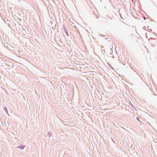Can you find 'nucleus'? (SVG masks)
Wrapping results in <instances>:
<instances>
[{
	"mask_svg": "<svg viewBox=\"0 0 157 157\" xmlns=\"http://www.w3.org/2000/svg\"><path fill=\"white\" fill-rule=\"evenodd\" d=\"M25 147V146H23V145H20V146L17 147V148L22 150V149H23Z\"/></svg>",
	"mask_w": 157,
	"mask_h": 157,
	"instance_id": "1",
	"label": "nucleus"
},
{
	"mask_svg": "<svg viewBox=\"0 0 157 157\" xmlns=\"http://www.w3.org/2000/svg\"><path fill=\"white\" fill-rule=\"evenodd\" d=\"M3 109L4 110V111H5V112L8 114V115L9 116V115L8 114V110H7V109L6 107H4L3 108Z\"/></svg>",
	"mask_w": 157,
	"mask_h": 157,
	"instance_id": "2",
	"label": "nucleus"
},
{
	"mask_svg": "<svg viewBox=\"0 0 157 157\" xmlns=\"http://www.w3.org/2000/svg\"><path fill=\"white\" fill-rule=\"evenodd\" d=\"M64 31L65 33L67 35V36H69V34L68 33H67V31L66 29H64Z\"/></svg>",
	"mask_w": 157,
	"mask_h": 157,
	"instance_id": "3",
	"label": "nucleus"
},
{
	"mask_svg": "<svg viewBox=\"0 0 157 157\" xmlns=\"http://www.w3.org/2000/svg\"><path fill=\"white\" fill-rule=\"evenodd\" d=\"M48 136L49 137H50L51 136V132H48L47 134Z\"/></svg>",
	"mask_w": 157,
	"mask_h": 157,
	"instance_id": "4",
	"label": "nucleus"
},
{
	"mask_svg": "<svg viewBox=\"0 0 157 157\" xmlns=\"http://www.w3.org/2000/svg\"><path fill=\"white\" fill-rule=\"evenodd\" d=\"M130 147L132 150L134 148V147L132 145H131V147Z\"/></svg>",
	"mask_w": 157,
	"mask_h": 157,
	"instance_id": "5",
	"label": "nucleus"
},
{
	"mask_svg": "<svg viewBox=\"0 0 157 157\" xmlns=\"http://www.w3.org/2000/svg\"><path fill=\"white\" fill-rule=\"evenodd\" d=\"M136 119L138 121H139L140 122V120H139V118L138 117H136Z\"/></svg>",
	"mask_w": 157,
	"mask_h": 157,
	"instance_id": "6",
	"label": "nucleus"
},
{
	"mask_svg": "<svg viewBox=\"0 0 157 157\" xmlns=\"http://www.w3.org/2000/svg\"><path fill=\"white\" fill-rule=\"evenodd\" d=\"M74 84H75V85L76 86V84H75V83L74 82Z\"/></svg>",
	"mask_w": 157,
	"mask_h": 157,
	"instance_id": "7",
	"label": "nucleus"
},
{
	"mask_svg": "<svg viewBox=\"0 0 157 157\" xmlns=\"http://www.w3.org/2000/svg\"><path fill=\"white\" fill-rule=\"evenodd\" d=\"M144 20H145V19H146V17H144Z\"/></svg>",
	"mask_w": 157,
	"mask_h": 157,
	"instance_id": "8",
	"label": "nucleus"
},
{
	"mask_svg": "<svg viewBox=\"0 0 157 157\" xmlns=\"http://www.w3.org/2000/svg\"><path fill=\"white\" fill-rule=\"evenodd\" d=\"M105 19H106V20H108V19H107V18H105Z\"/></svg>",
	"mask_w": 157,
	"mask_h": 157,
	"instance_id": "9",
	"label": "nucleus"
}]
</instances>
